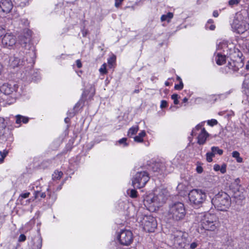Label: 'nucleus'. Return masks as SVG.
<instances>
[{
    "mask_svg": "<svg viewBox=\"0 0 249 249\" xmlns=\"http://www.w3.org/2000/svg\"><path fill=\"white\" fill-rule=\"evenodd\" d=\"M196 171L198 173H201L203 172V168L201 166H198L196 167Z\"/></svg>",
    "mask_w": 249,
    "mask_h": 249,
    "instance_id": "603ef678",
    "label": "nucleus"
},
{
    "mask_svg": "<svg viewBox=\"0 0 249 249\" xmlns=\"http://www.w3.org/2000/svg\"><path fill=\"white\" fill-rule=\"evenodd\" d=\"M232 156L235 158L238 163H241L243 162V159L240 156V153L237 151H234L232 153Z\"/></svg>",
    "mask_w": 249,
    "mask_h": 249,
    "instance_id": "a878e982",
    "label": "nucleus"
},
{
    "mask_svg": "<svg viewBox=\"0 0 249 249\" xmlns=\"http://www.w3.org/2000/svg\"><path fill=\"white\" fill-rule=\"evenodd\" d=\"M233 32L241 34L249 29V23L248 20V14L246 10L237 12L231 24Z\"/></svg>",
    "mask_w": 249,
    "mask_h": 249,
    "instance_id": "f03ea898",
    "label": "nucleus"
},
{
    "mask_svg": "<svg viewBox=\"0 0 249 249\" xmlns=\"http://www.w3.org/2000/svg\"><path fill=\"white\" fill-rule=\"evenodd\" d=\"M165 84L166 86H168L169 85V83L168 82H166Z\"/></svg>",
    "mask_w": 249,
    "mask_h": 249,
    "instance_id": "774afa93",
    "label": "nucleus"
},
{
    "mask_svg": "<svg viewBox=\"0 0 249 249\" xmlns=\"http://www.w3.org/2000/svg\"><path fill=\"white\" fill-rule=\"evenodd\" d=\"M34 195L36 199L39 196L41 198H45L46 196L45 193L41 192L39 190L35 191Z\"/></svg>",
    "mask_w": 249,
    "mask_h": 249,
    "instance_id": "c85d7f7f",
    "label": "nucleus"
},
{
    "mask_svg": "<svg viewBox=\"0 0 249 249\" xmlns=\"http://www.w3.org/2000/svg\"><path fill=\"white\" fill-rule=\"evenodd\" d=\"M207 123L209 125L213 126L217 124V121L215 119H212L211 120H208Z\"/></svg>",
    "mask_w": 249,
    "mask_h": 249,
    "instance_id": "a19ab883",
    "label": "nucleus"
},
{
    "mask_svg": "<svg viewBox=\"0 0 249 249\" xmlns=\"http://www.w3.org/2000/svg\"><path fill=\"white\" fill-rule=\"evenodd\" d=\"M127 194L132 198H135L137 196V192L134 189L128 190Z\"/></svg>",
    "mask_w": 249,
    "mask_h": 249,
    "instance_id": "2f4dec72",
    "label": "nucleus"
},
{
    "mask_svg": "<svg viewBox=\"0 0 249 249\" xmlns=\"http://www.w3.org/2000/svg\"><path fill=\"white\" fill-rule=\"evenodd\" d=\"M167 106V102L165 100H162L160 103V107L164 108Z\"/></svg>",
    "mask_w": 249,
    "mask_h": 249,
    "instance_id": "de8ad7c7",
    "label": "nucleus"
},
{
    "mask_svg": "<svg viewBox=\"0 0 249 249\" xmlns=\"http://www.w3.org/2000/svg\"><path fill=\"white\" fill-rule=\"evenodd\" d=\"M183 88V84L182 81H180L179 84L175 86V89L177 90H181Z\"/></svg>",
    "mask_w": 249,
    "mask_h": 249,
    "instance_id": "ea45409f",
    "label": "nucleus"
},
{
    "mask_svg": "<svg viewBox=\"0 0 249 249\" xmlns=\"http://www.w3.org/2000/svg\"><path fill=\"white\" fill-rule=\"evenodd\" d=\"M166 198L162 192L158 194H150L144 199L143 203L149 211H156L166 201Z\"/></svg>",
    "mask_w": 249,
    "mask_h": 249,
    "instance_id": "7ed1b4c3",
    "label": "nucleus"
},
{
    "mask_svg": "<svg viewBox=\"0 0 249 249\" xmlns=\"http://www.w3.org/2000/svg\"><path fill=\"white\" fill-rule=\"evenodd\" d=\"M18 89V86L15 84L5 83L0 87V91L5 95H9L16 91Z\"/></svg>",
    "mask_w": 249,
    "mask_h": 249,
    "instance_id": "6ab92c4d",
    "label": "nucleus"
},
{
    "mask_svg": "<svg viewBox=\"0 0 249 249\" xmlns=\"http://www.w3.org/2000/svg\"><path fill=\"white\" fill-rule=\"evenodd\" d=\"M173 18V14L171 12H169L166 15H162L160 19L162 21H167L169 22Z\"/></svg>",
    "mask_w": 249,
    "mask_h": 249,
    "instance_id": "b1692460",
    "label": "nucleus"
},
{
    "mask_svg": "<svg viewBox=\"0 0 249 249\" xmlns=\"http://www.w3.org/2000/svg\"><path fill=\"white\" fill-rule=\"evenodd\" d=\"M76 65H77V67L78 68H80L82 67V64L81 63V62L80 60H77L76 61Z\"/></svg>",
    "mask_w": 249,
    "mask_h": 249,
    "instance_id": "864d4df0",
    "label": "nucleus"
},
{
    "mask_svg": "<svg viewBox=\"0 0 249 249\" xmlns=\"http://www.w3.org/2000/svg\"><path fill=\"white\" fill-rule=\"evenodd\" d=\"M24 53L20 52L17 53L10 58V64L13 68L17 67L25 64L24 58Z\"/></svg>",
    "mask_w": 249,
    "mask_h": 249,
    "instance_id": "4468645a",
    "label": "nucleus"
},
{
    "mask_svg": "<svg viewBox=\"0 0 249 249\" xmlns=\"http://www.w3.org/2000/svg\"><path fill=\"white\" fill-rule=\"evenodd\" d=\"M187 101H188V98H186V97H185V98L183 99V102L184 103H185V102H187Z\"/></svg>",
    "mask_w": 249,
    "mask_h": 249,
    "instance_id": "69168bd1",
    "label": "nucleus"
},
{
    "mask_svg": "<svg viewBox=\"0 0 249 249\" xmlns=\"http://www.w3.org/2000/svg\"><path fill=\"white\" fill-rule=\"evenodd\" d=\"M240 1L241 0H229V4L231 6L237 5Z\"/></svg>",
    "mask_w": 249,
    "mask_h": 249,
    "instance_id": "58836bf2",
    "label": "nucleus"
},
{
    "mask_svg": "<svg viewBox=\"0 0 249 249\" xmlns=\"http://www.w3.org/2000/svg\"><path fill=\"white\" fill-rule=\"evenodd\" d=\"M203 124L204 123H201L197 124L192 131V135L195 136L197 134L196 131L200 129V132L197 137V142L199 144H203L205 142L207 137L209 136V134L206 132L205 128H201Z\"/></svg>",
    "mask_w": 249,
    "mask_h": 249,
    "instance_id": "ddd939ff",
    "label": "nucleus"
},
{
    "mask_svg": "<svg viewBox=\"0 0 249 249\" xmlns=\"http://www.w3.org/2000/svg\"><path fill=\"white\" fill-rule=\"evenodd\" d=\"M115 59L116 58L115 56L109 58L107 60V62L108 64L112 65L115 62Z\"/></svg>",
    "mask_w": 249,
    "mask_h": 249,
    "instance_id": "37998d69",
    "label": "nucleus"
},
{
    "mask_svg": "<svg viewBox=\"0 0 249 249\" xmlns=\"http://www.w3.org/2000/svg\"><path fill=\"white\" fill-rule=\"evenodd\" d=\"M139 128L138 125H136L130 127L128 131V136L129 137H131L133 135L136 134L139 130Z\"/></svg>",
    "mask_w": 249,
    "mask_h": 249,
    "instance_id": "393cba45",
    "label": "nucleus"
},
{
    "mask_svg": "<svg viewBox=\"0 0 249 249\" xmlns=\"http://www.w3.org/2000/svg\"><path fill=\"white\" fill-rule=\"evenodd\" d=\"M211 202L217 210L226 211L231 206V199L227 193L221 192L212 199Z\"/></svg>",
    "mask_w": 249,
    "mask_h": 249,
    "instance_id": "423d86ee",
    "label": "nucleus"
},
{
    "mask_svg": "<svg viewBox=\"0 0 249 249\" xmlns=\"http://www.w3.org/2000/svg\"><path fill=\"white\" fill-rule=\"evenodd\" d=\"M150 178L146 171L137 172L132 180V184L134 188L143 187L149 180Z\"/></svg>",
    "mask_w": 249,
    "mask_h": 249,
    "instance_id": "1a4fd4ad",
    "label": "nucleus"
},
{
    "mask_svg": "<svg viewBox=\"0 0 249 249\" xmlns=\"http://www.w3.org/2000/svg\"><path fill=\"white\" fill-rule=\"evenodd\" d=\"M206 160L208 162H210L213 160V157L211 155L210 153L208 152L206 153Z\"/></svg>",
    "mask_w": 249,
    "mask_h": 249,
    "instance_id": "79ce46f5",
    "label": "nucleus"
},
{
    "mask_svg": "<svg viewBox=\"0 0 249 249\" xmlns=\"http://www.w3.org/2000/svg\"><path fill=\"white\" fill-rule=\"evenodd\" d=\"M144 210L143 208L139 209L136 216L137 220L143 226L145 231L153 232L157 226V221L153 216L143 213Z\"/></svg>",
    "mask_w": 249,
    "mask_h": 249,
    "instance_id": "20e7f679",
    "label": "nucleus"
},
{
    "mask_svg": "<svg viewBox=\"0 0 249 249\" xmlns=\"http://www.w3.org/2000/svg\"><path fill=\"white\" fill-rule=\"evenodd\" d=\"M209 153H210L211 155H212V157L213 158V157H214V156L215 155V154L213 153L212 152V151H211V152H208Z\"/></svg>",
    "mask_w": 249,
    "mask_h": 249,
    "instance_id": "0e129e2a",
    "label": "nucleus"
},
{
    "mask_svg": "<svg viewBox=\"0 0 249 249\" xmlns=\"http://www.w3.org/2000/svg\"><path fill=\"white\" fill-rule=\"evenodd\" d=\"M26 239V236L23 234H21L19 235L18 237V241L19 242H23Z\"/></svg>",
    "mask_w": 249,
    "mask_h": 249,
    "instance_id": "c03bdc74",
    "label": "nucleus"
},
{
    "mask_svg": "<svg viewBox=\"0 0 249 249\" xmlns=\"http://www.w3.org/2000/svg\"><path fill=\"white\" fill-rule=\"evenodd\" d=\"M213 22V20L212 19H209L208 22H207V23L206 24V28H208V26H209V24L210 23H212Z\"/></svg>",
    "mask_w": 249,
    "mask_h": 249,
    "instance_id": "bf43d9fd",
    "label": "nucleus"
},
{
    "mask_svg": "<svg viewBox=\"0 0 249 249\" xmlns=\"http://www.w3.org/2000/svg\"><path fill=\"white\" fill-rule=\"evenodd\" d=\"M191 203L195 207H199L206 200L207 196L205 192L200 189H193L189 194Z\"/></svg>",
    "mask_w": 249,
    "mask_h": 249,
    "instance_id": "6e6552de",
    "label": "nucleus"
},
{
    "mask_svg": "<svg viewBox=\"0 0 249 249\" xmlns=\"http://www.w3.org/2000/svg\"><path fill=\"white\" fill-rule=\"evenodd\" d=\"M161 164L160 163H156L152 166V170L155 172H160L162 170L161 169Z\"/></svg>",
    "mask_w": 249,
    "mask_h": 249,
    "instance_id": "c756f323",
    "label": "nucleus"
},
{
    "mask_svg": "<svg viewBox=\"0 0 249 249\" xmlns=\"http://www.w3.org/2000/svg\"><path fill=\"white\" fill-rule=\"evenodd\" d=\"M171 98L174 100V104L178 105V95L177 94H173L171 96Z\"/></svg>",
    "mask_w": 249,
    "mask_h": 249,
    "instance_id": "e433bc0d",
    "label": "nucleus"
},
{
    "mask_svg": "<svg viewBox=\"0 0 249 249\" xmlns=\"http://www.w3.org/2000/svg\"><path fill=\"white\" fill-rule=\"evenodd\" d=\"M13 7L11 0H1L0 1V8L4 13H9Z\"/></svg>",
    "mask_w": 249,
    "mask_h": 249,
    "instance_id": "aec40b11",
    "label": "nucleus"
},
{
    "mask_svg": "<svg viewBox=\"0 0 249 249\" xmlns=\"http://www.w3.org/2000/svg\"><path fill=\"white\" fill-rule=\"evenodd\" d=\"M246 69L249 71V60L247 62L246 65Z\"/></svg>",
    "mask_w": 249,
    "mask_h": 249,
    "instance_id": "680f3d73",
    "label": "nucleus"
},
{
    "mask_svg": "<svg viewBox=\"0 0 249 249\" xmlns=\"http://www.w3.org/2000/svg\"><path fill=\"white\" fill-rule=\"evenodd\" d=\"M90 90H91V93L89 97V99L91 98L93 96V95L95 93V89L91 87H90Z\"/></svg>",
    "mask_w": 249,
    "mask_h": 249,
    "instance_id": "8fccbe9b",
    "label": "nucleus"
},
{
    "mask_svg": "<svg viewBox=\"0 0 249 249\" xmlns=\"http://www.w3.org/2000/svg\"><path fill=\"white\" fill-rule=\"evenodd\" d=\"M32 32L28 29H25L23 30V34L19 36V43L23 47H26L29 46Z\"/></svg>",
    "mask_w": 249,
    "mask_h": 249,
    "instance_id": "dca6fc26",
    "label": "nucleus"
},
{
    "mask_svg": "<svg viewBox=\"0 0 249 249\" xmlns=\"http://www.w3.org/2000/svg\"><path fill=\"white\" fill-rule=\"evenodd\" d=\"M87 31H83L82 32V34H83V36H85L87 35Z\"/></svg>",
    "mask_w": 249,
    "mask_h": 249,
    "instance_id": "e2e57ef3",
    "label": "nucleus"
},
{
    "mask_svg": "<svg viewBox=\"0 0 249 249\" xmlns=\"http://www.w3.org/2000/svg\"><path fill=\"white\" fill-rule=\"evenodd\" d=\"M16 37L12 34L7 33L2 38L1 42L4 47L10 48L14 46L16 43Z\"/></svg>",
    "mask_w": 249,
    "mask_h": 249,
    "instance_id": "a211bd4d",
    "label": "nucleus"
},
{
    "mask_svg": "<svg viewBox=\"0 0 249 249\" xmlns=\"http://www.w3.org/2000/svg\"><path fill=\"white\" fill-rule=\"evenodd\" d=\"M107 65L106 63L103 64L99 69L100 72L102 74H105L107 73L106 69Z\"/></svg>",
    "mask_w": 249,
    "mask_h": 249,
    "instance_id": "473e14b6",
    "label": "nucleus"
},
{
    "mask_svg": "<svg viewBox=\"0 0 249 249\" xmlns=\"http://www.w3.org/2000/svg\"><path fill=\"white\" fill-rule=\"evenodd\" d=\"M26 55H30L32 56V57L29 60L26 59V61H29L28 63L30 65L29 66V68H28L27 70L25 71L24 73L25 76L26 77V79H32L34 81H36L40 79L39 74L38 73L37 71L36 72L34 70L31 68V67L34 63V58L35 57V53L32 50V51L29 52L28 53H26Z\"/></svg>",
    "mask_w": 249,
    "mask_h": 249,
    "instance_id": "9d476101",
    "label": "nucleus"
},
{
    "mask_svg": "<svg viewBox=\"0 0 249 249\" xmlns=\"http://www.w3.org/2000/svg\"><path fill=\"white\" fill-rule=\"evenodd\" d=\"M226 239H227V242H224V245L226 246H231V247L233 245H232V239L230 237H227Z\"/></svg>",
    "mask_w": 249,
    "mask_h": 249,
    "instance_id": "4c0bfd02",
    "label": "nucleus"
},
{
    "mask_svg": "<svg viewBox=\"0 0 249 249\" xmlns=\"http://www.w3.org/2000/svg\"><path fill=\"white\" fill-rule=\"evenodd\" d=\"M169 241L175 249H188L192 238L187 233L177 231L170 235Z\"/></svg>",
    "mask_w": 249,
    "mask_h": 249,
    "instance_id": "f257e3e1",
    "label": "nucleus"
},
{
    "mask_svg": "<svg viewBox=\"0 0 249 249\" xmlns=\"http://www.w3.org/2000/svg\"><path fill=\"white\" fill-rule=\"evenodd\" d=\"M30 194V193L26 192L25 193L21 194L20 195L19 197H21L22 198H27L29 197Z\"/></svg>",
    "mask_w": 249,
    "mask_h": 249,
    "instance_id": "49530a36",
    "label": "nucleus"
},
{
    "mask_svg": "<svg viewBox=\"0 0 249 249\" xmlns=\"http://www.w3.org/2000/svg\"><path fill=\"white\" fill-rule=\"evenodd\" d=\"M82 98H87V91H84L83 93H82Z\"/></svg>",
    "mask_w": 249,
    "mask_h": 249,
    "instance_id": "052dcab7",
    "label": "nucleus"
},
{
    "mask_svg": "<svg viewBox=\"0 0 249 249\" xmlns=\"http://www.w3.org/2000/svg\"><path fill=\"white\" fill-rule=\"evenodd\" d=\"M211 151H212V152L215 154H218L219 155H222L223 153V150L217 146L212 147Z\"/></svg>",
    "mask_w": 249,
    "mask_h": 249,
    "instance_id": "cd10ccee",
    "label": "nucleus"
},
{
    "mask_svg": "<svg viewBox=\"0 0 249 249\" xmlns=\"http://www.w3.org/2000/svg\"><path fill=\"white\" fill-rule=\"evenodd\" d=\"M198 245V242L194 241L192 243L190 242L188 249H196Z\"/></svg>",
    "mask_w": 249,
    "mask_h": 249,
    "instance_id": "c9c22d12",
    "label": "nucleus"
},
{
    "mask_svg": "<svg viewBox=\"0 0 249 249\" xmlns=\"http://www.w3.org/2000/svg\"><path fill=\"white\" fill-rule=\"evenodd\" d=\"M215 28V26L213 24H211V25H210V26H208V28L211 30H214ZM207 28L208 29V28Z\"/></svg>",
    "mask_w": 249,
    "mask_h": 249,
    "instance_id": "4d7b16f0",
    "label": "nucleus"
},
{
    "mask_svg": "<svg viewBox=\"0 0 249 249\" xmlns=\"http://www.w3.org/2000/svg\"><path fill=\"white\" fill-rule=\"evenodd\" d=\"M63 175L61 171H55L52 175V178L53 180L60 179Z\"/></svg>",
    "mask_w": 249,
    "mask_h": 249,
    "instance_id": "bb28decb",
    "label": "nucleus"
},
{
    "mask_svg": "<svg viewBox=\"0 0 249 249\" xmlns=\"http://www.w3.org/2000/svg\"><path fill=\"white\" fill-rule=\"evenodd\" d=\"M42 239L40 234H38L34 238V245L36 249H41L42 247Z\"/></svg>",
    "mask_w": 249,
    "mask_h": 249,
    "instance_id": "412c9836",
    "label": "nucleus"
},
{
    "mask_svg": "<svg viewBox=\"0 0 249 249\" xmlns=\"http://www.w3.org/2000/svg\"><path fill=\"white\" fill-rule=\"evenodd\" d=\"M23 22V24L25 26H28L29 25L28 20L27 19H23L21 20Z\"/></svg>",
    "mask_w": 249,
    "mask_h": 249,
    "instance_id": "6e6d98bb",
    "label": "nucleus"
},
{
    "mask_svg": "<svg viewBox=\"0 0 249 249\" xmlns=\"http://www.w3.org/2000/svg\"><path fill=\"white\" fill-rule=\"evenodd\" d=\"M5 128H6V127L5 120L4 118L0 117V131Z\"/></svg>",
    "mask_w": 249,
    "mask_h": 249,
    "instance_id": "72a5a7b5",
    "label": "nucleus"
},
{
    "mask_svg": "<svg viewBox=\"0 0 249 249\" xmlns=\"http://www.w3.org/2000/svg\"><path fill=\"white\" fill-rule=\"evenodd\" d=\"M146 135V133L144 130L142 131L138 135L135 136L134 138V140L135 142H142L143 141V137H145Z\"/></svg>",
    "mask_w": 249,
    "mask_h": 249,
    "instance_id": "5701e85b",
    "label": "nucleus"
},
{
    "mask_svg": "<svg viewBox=\"0 0 249 249\" xmlns=\"http://www.w3.org/2000/svg\"><path fill=\"white\" fill-rule=\"evenodd\" d=\"M69 121V119L68 118H66L65 119V122L66 123H68V122Z\"/></svg>",
    "mask_w": 249,
    "mask_h": 249,
    "instance_id": "338daca9",
    "label": "nucleus"
},
{
    "mask_svg": "<svg viewBox=\"0 0 249 249\" xmlns=\"http://www.w3.org/2000/svg\"><path fill=\"white\" fill-rule=\"evenodd\" d=\"M49 198L50 199H52V201L53 202L55 200V199H56V196L55 195L53 194V195H49Z\"/></svg>",
    "mask_w": 249,
    "mask_h": 249,
    "instance_id": "3c124183",
    "label": "nucleus"
},
{
    "mask_svg": "<svg viewBox=\"0 0 249 249\" xmlns=\"http://www.w3.org/2000/svg\"><path fill=\"white\" fill-rule=\"evenodd\" d=\"M186 214L184 204L179 202H175L169 205L167 213L169 219L175 221L182 220Z\"/></svg>",
    "mask_w": 249,
    "mask_h": 249,
    "instance_id": "0eeeda50",
    "label": "nucleus"
},
{
    "mask_svg": "<svg viewBox=\"0 0 249 249\" xmlns=\"http://www.w3.org/2000/svg\"><path fill=\"white\" fill-rule=\"evenodd\" d=\"M127 138H123L118 141V142L120 144H123L124 146H126L128 145V143L126 142Z\"/></svg>",
    "mask_w": 249,
    "mask_h": 249,
    "instance_id": "f704fd0d",
    "label": "nucleus"
},
{
    "mask_svg": "<svg viewBox=\"0 0 249 249\" xmlns=\"http://www.w3.org/2000/svg\"><path fill=\"white\" fill-rule=\"evenodd\" d=\"M124 0H115V6L116 7H119Z\"/></svg>",
    "mask_w": 249,
    "mask_h": 249,
    "instance_id": "09e8293b",
    "label": "nucleus"
},
{
    "mask_svg": "<svg viewBox=\"0 0 249 249\" xmlns=\"http://www.w3.org/2000/svg\"><path fill=\"white\" fill-rule=\"evenodd\" d=\"M16 123L17 124H20L21 122L24 124H26L29 121V118L28 117L20 115H17L16 116Z\"/></svg>",
    "mask_w": 249,
    "mask_h": 249,
    "instance_id": "4be33fe9",
    "label": "nucleus"
},
{
    "mask_svg": "<svg viewBox=\"0 0 249 249\" xmlns=\"http://www.w3.org/2000/svg\"><path fill=\"white\" fill-rule=\"evenodd\" d=\"M213 16L215 18H216L218 16V13L217 11H214L213 12Z\"/></svg>",
    "mask_w": 249,
    "mask_h": 249,
    "instance_id": "13d9d810",
    "label": "nucleus"
},
{
    "mask_svg": "<svg viewBox=\"0 0 249 249\" xmlns=\"http://www.w3.org/2000/svg\"><path fill=\"white\" fill-rule=\"evenodd\" d=\"M200 218L199 226L207 231H214L219 226V222L216 216L210 213L201 214L198 216Z\"/></svg>",
    "mask_w": 249,
    "mask_h": 249,
    "instance_id": "39448f33",
    "label": "nucleus"
},
{
    "mask_svg": "<svg viewBox=\"0 0 249 249\" xmlns=\"http://www.w3.org/2000/svg\"><path fill=\"white\" fill-rule=\"evenodd\" d=\"M220 166L218 164H215L213 166V169L215 171H220Z\"/></svg>",
    "mask_w": 249,
    "mask_h": 249,
    "instance_id": "5fc2aeb1",
    "label": "nucleus"
},
{
    "mask_svg": "<svg viewBox=\"0 0 249 249\" xmlns=\"http://www.w3.org/2000/svg\"><path fill=\"white\" fill-rule=\"evenodd\" d=\"M9 151L7 149H4L2 151H0V155L1 158H0V162H2L3 161V159L7 155Z\"/></svg>",
    "mask_w": 249,
    "mask_h": 249,
    "instance_id": "7c9ffc66",
    "label": "nucleus"
},
{
    "mask_svg": "<svg viewBox=\"0 0 249 249\" xmlns=\"http://www.w3.org/2000/svg\"><path fill=\"white\" fill-rule=\"evenodd\" d=\"M13 139L11 130L9 128L6 127L0 131V142H7L8 144H10Z\"/></svg>",
    "mask_w": 249,
    "mask_h": 249,
    "instance_id": "f3484780",
    "label": "nucleus"
},
{
    "mask_svg": "<svg viewBox=\"0 0 249 249\" xmlns=\"http://www.w3.org/2000/svg\"><path fill=\"white\" fill-rule=\"evenodd\" d=\"M217 50H223L224 52L223 54H222L221 52H218L216 53L215 55V60L216 63L218 65H222L224 64L226 60V55L229 54L231 55V53H228V51L232 52L233 50L231 48L229 49L226 42L220 43L217 47Z\"/></svg>",
    "mask_w": 249,
    "mask_h": 249,
    "instance_id": "9b49d317",
    "label": "nucleus"
},
{
    "mask_svg": "<svg viewBox=\"0 0 249 249\" xmlns=\"http://www.w3.org/2000/svg\"><path fill=\"white\" fill-rule=\"evenodd\" d=\"M220 171L221 173L224 174L226 172V165L223 164L221 167H220Z\"/></svg>",
    "mask_w": 249,
    "mask_h": 249,
    "instance_id": "a18cd8bd",
    "label": "nucleus"
},
{
    "mask_svg": "<svg viewBox=\"0 0 249 249\" xmlns=\"http://www.w3.org/2000/svg\"><path fill=\"white\" fill-rule=\"evenodd\" d=\"M238 57L235 60L231 59L230 61L228 62V67L231 70L233 71L236 72L240 68H242L244 65L243 61L241 57L239 56V54H237Z\"/></svg>",
    "mask_w": 249,
    "mask_h": 249,
    "instance_id": "2eb2a0df",
    "label": "nucleus"
},
{
    "mask_svg": "<svg viewBox=\"0 0 249 249\" xmlns=\"http://www.w3.org/2000/svg\"><path fill=\"white\" fill-rule=\"evenodd\" d=\"M134 239L132 232L129 230H121L117 235V239L120 244L123 246L130 245Z\"/></svg>",
    "mask_w": 249,
    "mask_h": 249,
    "instance_id": "f8f14e48",
    "label": "nucleus"
}]
</instances>
